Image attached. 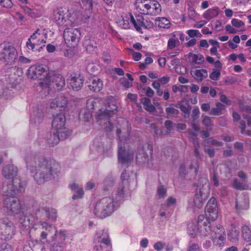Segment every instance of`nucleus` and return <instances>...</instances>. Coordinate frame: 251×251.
<instances>
[{
  "mask_svg": "<svg viewBox=\"0 0 251 251\" xmlns=\"http://www.w3.org/2000/svg\"><path fill=\"white\" fill-rule=\"evenodd\" d=\"M40 226L42 229L40 236L42 239H45L49 236L51 241H54L56 236L57 230L51 225H49L46 222H40Z\"/></svg>",
  "mask_w": 251,
  "mask_h": 251,
  "instance_id": "12",
  "label": "nucleus"
},
{
  "mask_svg": "<svg viewBox=\"0 0 251 251\" xmlns=\"http://www.w3.org/2000/svg\"><path fill=\"white\" fill-rule=\"evenodd\" d=\"M56 131H57V133L59 137H60L61 140H64L68 138L72 134L71 131L65 128L64 127L60 129L56 130Z\"/></svg>",
  "mask_w": 251,
  "mask_h": 251,
  "instance_id": "43",
  "label": "nucleus"
},
{
  "mask_svg": "<svg viewBox=\"0 0 251 251\" xmlns=\"http://www.w3.org/2000/svg\"><path fill=\"white\" fill-rule=\"evenodd\" d=\"M231 23L233 26L236 28L244 27L245 25L243 22L237 19H233L231 20Z\"/></svg>",
  "mask_w": 251,
  "mask_h": 251,
  "instance_id": "54",
  "label": "nucleus"
},
{
  "mask_svg": "<svg viewBox=\"0 0 251 251\" xmlns=\"http://www.w3.org/2000/svg\"><path fill=\"white\" fill-rule=\"evenodd\" d=\"M50 79V85L57 90H61L65 85V78L60 75H53Z\"/></svg>",
  "mask_w": 251,
  "mask_h": 251,
  "instance_id": "15",
  "label": "nucleus"
},
{
  "mask_svg": "<svg viewBox=\"0 0 251 251\" xmlns=\"http://www.w3.org/2000/svg\"><path fill=\"white\" fill-rule=\"evenodd\" d=\"M216 230L218 232H215V234L212 236V241L215 245L222 247L226 241L225 231L222 226L217 227Z\"/></svg>",
  "mask_w": 251,
  "mask_h": 251,
  "instance_id": "14",
  "label": "nucleus"
},
{
  "mask_svg": "<svg viewBox=\"0 0 251 251\" xmlns=\"http://www.w3.org/2000/svg\"><path fill=\"white\" fill-rule=\"evenodd\" d=\"M121 83L122 86L126 88H129L132 86V82L127 80L125 78L121 79Z\"/></svg>",
  "mask_w": 251,
  "mask_h": 251,
  "instance_id": "61",
  "label": "nucleus"
},
{
  "mask_svg": "<svg viewBox=\"0 0 251 251\" xmlns=\"http://www.w3.org/2000/svg\"><path fill=\"white\" fill-rule=\"evenodd\" d=\"M199 168V161L198 159L192 160L191 164L189 166V169L190 170H194L195 175L198 173Z\"/></svg>",
  "mask_w": 251,
  "mask_h": 251,
  "instance_id": "51",
  "label": "nucleus"
},
{
  "mask_svg": "<svg viewBox=\"0 0 251 251\" xmlns=\"http://www.w3.org/2000/svg\"><path fill=\"white\" fill-rule=\"evenodd\" d=\"M22 9L26 14L30 16L31 17L34 18L36 16L33 10L28 7L26 6H24L22 7Z\"/></svg>",
  "mask_w": 251,
  "mask_h": 251,
  "instance_id": "60",
  "label": "nucleus"
},
{
  "mask_svg": "<svg viewBox=\"0 0 251 251\" xmlns=\"http://www.w3.org/2000/svg\"><path fill=\"white\" fill-rule=\"evenodd\" d=\"M67 103L66 98L64 96H60L53 100L50 104L51 108H60L59 111L64 109Z\"/></svg>",
  "mask_w": 251,
  "mask_h": 251,
  "instance_id": "18",
  "label": "nucleus"
},
{
  "mask_svg": "<svg viewBox=\"0 0 251 251\" xmlns=\"http://www.w3.org/2000/svg\"><path fill=\"white\" fill-rule=\"evenodd\" d=\"M124 189L123 183L120 184L117 191L115 201L113 198L105 197L96 203L94 211L95 215L101 219L110 215L114 210V206L116 202L120 201L121 198L124 197Z\"/></svg>",
  "mask_w": 251,
  "mask_h": 251,
  "instance_id": "2",
  "label": "nucleus"
},
{
  "mask_svg": "<svg viewBox=\"0 0 251 251\" xmlns=\"http://www.w3.org/2000/svg\"><path fill=\"white\" fill-rule=\"evenodd\" d=\"M141 102L143 104L144 108L149 112H154L156 108L151 103V100L147 98H144L141 99Z\"/></svg>",
  "mask_w": 251,
  "mask_h": 251,
  "instance_id": "30",
  "label": "nucleus"
},
{
  "mask_svg": "<svg viewBox=\"0 0 251 251\" xmlns=\"http://www.w3.org/2000/svg\"><path fill=\"white\" fill-rule=\"evenodd\" d=\"M69 187L71 189L75 192V194L72 197L73 200H76L83 197L84 191L82 187H79L77 184L75 183L70 184Z\"/></svg>",
  "mask_w": 251,
  "mask_h": 251,
  "instance_id": "22",
  "label": "nucleus"
},
{
  "mask_svg": "<svg viewBox=\"0 0 251 251\" xmlns=\"http://www.w3.org/2000/svg\"><path fill=\"white\" fill-rule=\"evenodd\" d=\"M0 251H12V249L10 245L4 242L0 245Z\"/></svg>",
  "mask_w": 251,
  "mask_h": 251,
  "instance_id": "63",
  "label": "nucleus"
},
{
  "mask_svg": "<svg viewBox=\"0 0 251 251\" xmlns=\"http://www.w3.org/2000/svg\"><path fill=\"white\" fill-rule=\"evenodd\" d=\"M47 71L42 65H33L30 66L26 73L30 79L43 80L47 76Z\"/></svg>",
  "mask_w": 251,
  "mask_h": 251,
  "instance_id": "10",
  "label": "nucleus"
},
{
  "mask_svg": "<svg viewBox=\"0 0 251 251\" xmlns=\"http://www.w3.org/2000/svg\"><path fill=\"white\" fill-rule=\"evenodd\" d=\"M95 241L100 243V246L95 245L94 249L97 251H111L112 246L107 230L99 231L96 234Z\"/></svg>",
  "mask_w": 251,
  "mask_h": 251,
  "instance_id": "5",
  "label": "nucleus"
},
{
  "mask_svg": "<svg viewBox=\"0 0 251 251\" xmlns=\"http://www.w3.org/2000/svg\"><path fill=\"white\" fill-rule=\"evenodd\" d=\"M136 8L139 10V12L142 14H150L151 6L150 2L149 3H144L143 2H139L136 4Z\"/></svg>",
  "mask_w": 251,
  "mask_h": 251,
  "instance_id": "28",
  "label": "nucleus"
},
{
  "mask_svg": "<svg viewBox=\"0 0 251 251\" xmlns=\"http://www.w3.org/2000/svg\"><path fill=\"white\" fill-rule=\"evenodd\" d=\"M118 156L119 162L126 164L133 160L134 154L132 151H126L125 146L120 144L119 145Z\"/></svg>",
  "mask_w": 251,
  "mask_h": 251,
  "instance_id": "13",
  "label": "nucleus"
},
{
  "mask_svg": "<svg viewBox=\"0 0 251 251\" xmlns=\"http://www.w3.org/2000/svg\"><path fill=\"white\" fill-rule=\"evenodd\" d=\"M239 231L235 227H231L227 233L228 239L232 242H235L238 240Z\"/></svg>",
  "mask_w": 251,
  "mask_h": 251,
  "instance_id": "31",
  "label": "nucleus"
},
{
  "mask_svg": "<svg viewBox=\"0 0 251 251\" xmlns=\"http://www.w3.org/2000/svg\"><path fill=\"white\" fill-rule=\"evenodd\" d=\"M177 105H179V107L180 110L185 114L184 117L188 118L189 117V114L191 109V106L189 104L187 105H185L182 104H177V105L176 106V107H178Z\"/></svg>",
  "mask_w": 251,
  "mask_h": 251,
  "instance_id": "48",
  "label": "nucleus"
},
{
  "mask_svg": "<svg viewBox=\"0 0 251 251\" xmlns=\"http://www.w3.org/2000/svg\"><path fill=\"white\" fill-rule=\"evenodd\" d=\"M179 176L181 178H185L186 175L185 166L183 164L180 165L178 169Z\"/></svg>",
  "mask_w": 251,
  "mask_h": 251,
  "instance_id": "57",
  "label": "nucleus"
},
{
  "mask_svg": "<svg viewBox=\"0 0 251 251\" xmlns=\"http://www.w3.org/2000/svg\"><path fill=\"white\" fill-rule=\"evenodd\" d=\"M233 186L237 190H244L245 189V183H241L238 182L237 179H234Z\"/></svg>",
  "mask_w": 251,
  "mask_h": 251,
  "instance_id": "56",
  "label": "nucleus"
},
{
  "mask_svg": "<svg viewBox=\"0 0 251 251\" xmlns=\"http://www.w3.org/2000/svg\"><path fill=\"white\" fill-rule=\"evenodd\" d=\"M200 189L197 190L194 198V203L198 208L202 207L204 201L206 199L210 191L208 179L201 178L199 182Z\"/></svg>",
  "mask_w": 251,
  "mask_h": 251,
  "instance_id": "4",
  "label": "nucleus"
},
{
  "mask_svg": "<svg viewBox=\"0 0 251 251\" xmlns=\"http://www.w3.org/2000/svg\"><path fill=\"white\" fill-rule=\"evenodd\" d=\"M84 79L80 75L72 77L69 80V87L75 91H78L82 87Z\"/></svg>",
  "mask_w": 251,
  "mask_h": 251,
  "instance_id": "17",
  "label": "nucleus"
},
{
  "mask_svg": "<svg viewBox=\"0 0 251 251\" xmlns=\"http://www.w3.org/2000/svg\"><path fill=\"white\" fill-rule=\"evenodd\" d=\"M205 216L208 219L212 221L215 220L218 217V206L217 201L214 198H211L208 201L205 209Z\"/></svg>",
  "mask_w": 251,
  "mask_h": 251,
  "instance_id": "11",
  "label": "nucleus"
},
{
  "mask_svg": "<svg viewBox=\"0 0 251 251\" xmlns=\"http://www.w3.org/2000/svg\"><path fill=\"white\" fill-rule=\"evenodd\" d=\"M117 108L114 103L109 102L105 109H100L97 115V119L99 121L100 124H102V120H109L110 118L116 113Z\"/></svg>",
  "mask_w": 251,
  "mask_h": 251,
  "instance_id": "8",
  "label": "nucleus"
},
{
  "mask_svg": "<svg viewBox=\"0 0 251 251\" xmlns=\"http://www.w3.org/2000/svg\"><path fill=\"white\" fill-rule=\"evenodd\" d=\"M14 234V227L12 222L7 219H0V239L10 240Z\"/></svg>",
  "mask_w": 251,
  "mask_h": 251,
  "instance_id": "6",
  "label": "nucleus"
},
{
  "mask_svg": "<svg viewBox=\"0 0 251 251\" xmlns=\"http://www.w3.org/2000/svg\"><path fill=\"white\" fill-rule=\"evenodd\" d=\"M167 189L163 185H159L157 189V194L159 199L164 198L166 195Z\"/></svg>",
  "mask_w": 251,
  "mask_h": 251,
  "instance_id": "50",
  "label": "nucleus"
},
{
  "mask_svg": "<svg viewBox=\"0 0 251 251\" xmlns=\"http://www.w3.org/2000/svg\"><path fill=\"white\" fill-rule=\"evenodd\" d=\"M210 221H211V219H208L206 217L205 221L203 222V226L204 230L208 234H211V236L215 234V232H218L216 230V228H214V229H212V225Z\"/></svg>",
  "mask_w": 251,
  "mask_h": 251,
  "instance_id": "34",
  "label": "nucleus"
},
{
  "mask_svg": "<svg viewBox=\"0 0 251 251\" xmlns=\"http://www.w3.org/2000/svg\"><path fill=\"white\" fill-rule=\"evenodd\" d=\"M221 75L220 70L218 71H213L209 75V77L210 79L213 80H217Z\"/></svg>",
  "mask_w": 251,
  "mask_h": 251,
  "instance_id": "58",
  "label": "nucleus"
},
{
  "mask_svg": "<svg viewBox=\"0 0 251 251\" xmlns=\"http://www.w3.org/2000/svg\"><path fill=\"white\" fill-rule=\"evenodd\" d=\"M26 46L28 50H31L32 51H37L40 52L41 50V47H38L37 42H35L34 41H31L29 40H27Z\"/></svg>",
  "mask_w": 251,
  "mask_h": 251,
  "instance_id": "44",
  "label": "nucleus"
},
{
  "mask_svg": "<svg viewBox=\"0 0 251 251\" xmlns=\"http://www.w3.org/2000/svg\"><path fill=\"white\" fill-rule=\"evenodd\" d=\"M202 124L206 126L207 129H210L211 126V122L210 118L208 116H205L202 120Z\"/></svg>",
  "mask_w": 251,
  "mask_h": 251,
  "instance_id": "59",
  "label": "nucleus"
},
{
  "mask_svg": "<svg viewBox=\"0 0 251 251\" xmlns=\"http://www.w3.org/2000/svg\"><path fill=\"white\" fill-rule=\"evenodd\" d=\"M0 4L6 8H10L13 6V3L11 0H2L0 2Z\"/></svg>",
  "mask_w": 251,
  "mask_h": 251,
  "instance_id": "62",
  "label": "nucleus"
},
{
  "mask_svg": "<svg viewBox=\"0 0 251 251\" xmlns=\"http://www.w3.org/2000/svg\"><path fill=\"white\" fill-rule=\"evenodd\" d=\"M4 203L8 210L12 214H19L23 209L20 200L14 196L7 197L4 200Z\"/></svg>",
  "mask_w": 251,
  "mask_h": 251,
  "instance_id": "9",
  "label": "nucleus"
},
{
  "mask_svg": "<svg viewBox=\"0 0 251 251\" xmlns=\"http://www.w3.org/2000/svg\"><path fill=\"white\" fill-rule=\"evenodd\" d=\"M155 24L162 28L168 29L170 26L169 20L165 17L159 18L158 20H155Z\"/></svg>",
  "mask_w": 251,
  "mask_h": 251,
  "instance_id": "36",
  "label": "nucleus"
},
{
  "mask_svg": "<svg viewBox=\"0 0 251 251\" xmlns=\"http://www.w3.org/2000/svg\"><path fill=\"white\" fill-rule=\"evenodd\" d=\"M17 168L11 164L4 166L2 171V175L7 178H13L17 176Z\"/></svg>",
  "mask_w": 251,
  "mask_h": 251,
  "instance_id": "19",
  "label": "nucleus"
},
{
  "mask_svg": "<svg viewBox=\"0 0 251 251\" xmlns=\"http://www.w3.org/2000/svg\"><path fill=\"white\" fill-rule=\"evenodd\" d=\"M17 56V51L13 46L5 43L0 45V61L4 64H12Z\"/></svg>",
  "mask_w": 251,
  "mask_h": 251,
  "instance_id": "3",
  "label": "nucleus"
},
{
  "mask_svg": "<svg viewBox=\"0 0 251 251\" xmlns=\"http://www.w3.org/2000/svg\"><path fill=\"white\" fill-rule=\"evenodd\" d=\"M178 39L176 34H173L168 41L167 49L172 50L175 48L177 43H179Z\"/></svg>",
  "mask_w": 251,
  "mask_h": 251,
  "instance_id": "39",
  "label": "nucleus"
},
{
  "mask_svg": "<svg viewBox=\"0 0 251 251\" xmlns=\"http://www.w3.org/2000/svg\"><path fill=\"white\" fill-rule=\"evenodd\" d=\"M193 145L194 147V154L198 159L200 158V154L199 151L200 144L198 140H194V141H193Z\"/></svg>",
  "mask_w": 251,
  "mask_h": 251,
  "instance_id": "55",
  "label": "nucleus"
},
{
  "mask_svg": "<svg viewBox=\"0 0 251 251\" xmlns=\"http://www.w3.org/2000/svg\"><path fill=\"white\" fill-rule=\"evenodd\" d=\"M136 23L135 24V28L137 31H140L141 28V27H145V28L147 27V26L145 25L144 23V19L143 18L142 15H137L136 16Z\"/></svg>",
  "mask_w": 251,
  "mask_h": 251,
  "instance_id": "41",
  "label": "nucleus"
},
{
  "mask_svg": "<svg viewBox=\"0 0 251 251\" xmlns=\"http://www.w3.org/2000/svg\"><path fill=\"white\" fill-rule=\"evenodd\" d=\"M91 84L88 85L91 90L95 92H99L102 88L103 84L102 81L98 77H93L91 79Z\"/></svg>",
  "mask_w": 251,
  "mask_h": 251,
  "instance_id": "25",
  "label": "nucleus"
},
{
  "mask_svg": "<svg viewBox=\"0 0 251 251\" xmlns=\"http://www.w3.org/2000/svg\"><path fill=\"white\" fill-rule=\"evenodd\" d=\"M39 31L40 30L39 29L36 30L35 32L30 36L28 40H29L31 41H34L35 42H37L38 39H39V36H40Z\"/></svg>",
  "mask_w": 251,
  "mask_h": 251,
  "instance_id": "64",
  "label": "nucleus"
},
{
  "mask_svg": "<svg viewBox=\"0 0 251 251\" xmlns=\"http://www.w3.org/2000/svg\"><path fill=\"white\" fill-rule=\"evenodd\" d=\"M26 168L35 172L34 179L39 184L52 180L60 171V166L54 160L46 159L39 153H30L25 158Z\"/></svg>",
  "mask_w": 251,
  "mask_h": 251,
  "instance_id": "1",
  "label": "nucleus"
},
{
  "mask_svg": "<svg viewBox=\"0 0 251 251\" xmlns=\"http://www.w3.org/2000/svg\"><path fill=\"white\" fill-rule=\"evenodd\" d=\"M207 75V71L205 69H201L200 70H196L193 72V76L196 80L199 81H201L204 78H206Z\"/></svg>",
  "mask_w": 251,
  "mask_h": 251,
  "instance_id": "29",
  "label": "nucleus"
},
{
  "mask_svg": "<svg viewBox=\"0 0 251 251\" xmlns=\"http://www.w3.org/2000/svg\"><path fill=\"white\" fill-rule=\"evenodd\" d=\"M150 5L151 6V15H156L161 11V6L157 1L150 0Z\"/></svg>",
  "mask_w": 251,
  "mask_h": 251,
  "instance_id": "32",
  "label": "nucleus"
},
{
  "mask_svg": "<svg viewBox=\"0 0 251 251\" xmlns=\"http://www.w3.org/2000/svg\"><path fill=\"white\" fill-rule=\"evenodd\" d=\"M225 109V105L220 102L216 103V107L212 108L210 112V114L214 116L220 115L222 114V111Z\"/></svg>",
  "mask_w": 251,
  "mask_h": 251,
  "instance_id": "37",
  "label": "nucleus"
},
{
  "mask_svg": "<svg viewBox=\"0 0 251 251\" xmlns=\"http://www.w3.org/2000/svg\"><path fill=\"white\" fill-rule=\"evenodd\" d=\"M210 221H211V219H208L206 217L205 221L203 222V226L204 230L208 234H211V236L215 234V232H218L216 230V228H214V229H212V225Z\"/></svg>",
  "mask_w": 251,
  "mask_h": 251,
  "instance_id": "35",
  "label": "nucleus"
},
{
  "mask_svg": "<svg viewBox=\"0 0 251 251\" xmlns=\"http://www.w3.org/2000/svg\"><path fill=\"white\" fill-rule=\"evenodd\" d=\"M54 17L58 24L62 25L66 21L64 15L63 14V12L60 10L54 12Z\"/></svg>",
  "mask_w": 251,
  "mask_h": 251,
  "instance_id": "42",
  "label": "nucleus"
},
{
  "mask_svg": "<svg viewBox=\"0 0 251 251\" xmlns=\"http://www.w3.org/2000/svg\"><path fill=\"white\" fill-rule=\"evenodd\" d=\"M80 31L78 28H67L64 31L63 37L67 44L76 45L79 41Z\"/></svg>",
  "mask_w": 251,
  "mask_h": 251,
  "instance_id": "7",
  "label": "nucleus"
},
{
  "mask_svg": "<svg viewBox=\"0 0 251 251\" xmlns=\"http://www.w3.org/2000/svg\"><path fill=\"white\" fill-rule=\"evenodd\" d=\"M65 123V117L64 114L60 113L54 116L52 122V126L55 130L60 129L64 127Z\"/></svg>",
  "mask_w": 251,
  "mask_h": 251,
  "instance_id": "16",
  "label": "nucleus"
},
{
  "mask_svg": "<svg viewBox=\"0 0 251 251\" xmlns=\"http://www.w3.org/2000/svg\"><path fill=\"white\" fill-rule=\"evenodd\" d=\"M29 248L32 251H43L44 249V246L40 244L37 243L35 244H33V242L29 243Z\"/></svg>",
  "mask_w": 251,
  "mask_h": 251,
  "instance_id": "49",
  "label": "nucleus"
},
{
  "mask_svg": "<svg viewBox=\"0 0 251 251\" xmlns=\"http://www.w3.org/2000/svg\"><path fill=\"white\" fill-rule=\"evenodd\" d=\"M35 214L37 218L46 220L47 216L49 215V211L44 208L38 209L36 211Z\"/></svg>",
  "mask_w": 251,
  "mask_h": 251,
  "instance_id": "45",
  "label": "nucleus"
},
{
  "mask_svg": "<svg viewBox=\"0 0 251 251\" xmlns=\"http://www.w3.org/2000/svg\"><path fill=\"white\" fill-rule=\"evenodd\" d=\"M242 236L247 242L251 241V231L249 226H244L242 227Z\"/></svg>",
  "mask_w": 251,
  "mask_h": 251,
  "instance_id": "40",
  "label": "nucleus"
},
{
  "mask_svg": "<svg viewBox=\"0 0 251 251\" xmlns=\"http://www.w3.org/2000/svg\"><path fill=\"white\" fill-rule=\"evenodd\" d=\"M12 183L16 195L25 192L26 184L24 182H22L19 178L16 177L13 179Z\"/></svg>",
  "mask_w": 251,
  "mask_h": 251,
  "instance_id": "21",
  "label": "nucleus"
},
{
  "mask_svg": "<svg viewBox=\"0 0 251 251\" xmlns=\"http://www.w3.org/2000/svg\"><path fill=\"white\" fill-rule=\"evenodd\" d=\"M97 43L93 39L89 36L85 37L83 46L87 51L92 52L94 51L97 49Z\"/></svg>",
  "mask_w": 251,
  "mask_h": 251,
  "instance_id": "23",
  "label": "nucleus"
},
{
  "mask_svg": "<svg viewBox=\"0 0 251 251\" xmlns=\"http://www.w3.org/2000/svg\"><path fill=\"white\" fill-rule=\"evenodd\" d=\"M249 204L248 200L245 198L243 199L241 201H237L236 202L235 207L239 212L242 210H246L249 208Z\"/></svg>",
  "mask_w": 251,
  "mask_h": 251,
  "instance_id": "33",
  "label": "nucleus"
},
{
  "mask_svg": "<svg viewBox=\"0 0 251 251\" xmlns=\"http://www.w3.org/2000/svg\"><path fill=\"white\" fill-rule=\"evenodd\" d=\"M187 251H201L200 246L196 243L190 242L187 248Z\"/></svg>",
  "mask_w": 251,
  "mask_h": 251,
  "instance_id": "52",
  "label": "nucleus"
},
{
  "mask_svg": "<svg viewBox=\"0 0 251 251\" xmlns=\"http://www.w3.org/2000/svg\"><path fill=\"white\" fill-rule=\"evenodd\" d=\"M11 93V91L7 88H5L2 81L0 80V99L2 96H4L6 98H8Z\"/></svg>",
  "mask_w": 251,
  "mask_h": 251,
  "instance_id": "47",
  "label": "nucleus"
},
{
  "mask_svg": "<svg viewBox=\"0 0 251 251\" xmlns=\"http://www.w3.org/2000/svg\"><path fill=\"white\" fill-rule=\"evenodd\" d=\"M219 15V9L218 7L208 9L202 15L204 19L209 21L217 17Z\"/></svg>",
  "mask_w": 251,
  "mask_h": 251,
  "instance_id": "27",
  "label": "nucleus"
},
{
  "mask_svg": "<svg viewBox=\"0 0 251 251\" xmlns=\"http://www.w3.org/2000/svg\"><path fill=\"white\" fill-rule=\"evenodd\" d=\"M202 218H203V216H200L198 217V224L191 223L188 225V233L191 237L194 238L199 233L200 224Z\"/></svg>",
  "mask_w": 251,
  "mask_h": 251,
  "instance_id": "20",
  "label": "nucleus"
},
{
  "mask_svg": "<svg viewBox=\"0 0 251 251\" xmlns=\"http://www.w3.org/2000/svg\"><path fill=\"white\" fill-rule=\"evenodd\" d=\"M50 251H64L63 245L60 243H55L50 248Z\"/></svg>",
  "mask_w": 251,
  "mask_h": 251,
  "instance_id": "53",
  "label": "nucleus"
},
{
  "mask_svg": "<svg viewBox=\"0 0 251 251\" xmlns=\"http://www.w3.org/2000/svg\"><path fill=\"white\" fill-rule=\"evenodd\" d=\"M148 149L149 150L150 155H148L146 152L142 151L143 158H141L142 162H149L150 160H151L153 154V149L151 146L148 145Z\"/></svg>",
  "mask_w": 251,
  "mask_h": 251,
  "instance_id": "46",
  "label": "nucleus"
},
{
  "mask_svg": "<svg viewBox=\"0 0 251 251\" xmlns=\"http://www.w3.org/2000/svg\"><path fill=\"white\" fill-rule=\"evenodd\" d=\"M21 226L25 229H27L33 224V218L31 216L23 215L19 219Z\"/></svg>",
  "mask_w": 251,
  "mask_h": 251,
  "instance_id": "24",
  "label": "nucleus"
},
{
  "mask_svg": "<svg viewBox=\"0 0 251 251\" xmlns=\"http://www.w3.org/2000/svg\"><path fill=\"white\" fill-rule=\"evenodd\" d=\"M1 193L4 196L7 197H12L16 195L15 191L13 190L12 183L8 184L3 183L1 189Z\"/></svg>",
  "mask_w": 251,
  "mask_h": 251,
  "instance_id": "26",
  "label": "nucleus"
},
{
  "mask_svg": "<svg viewBox=\"0 0 251 251\" xmlns=\"http://www.w3.org/2000/svg\"><path fill=\"white\" fill-rule=\"evenodd\" d=\"M60 140H61L60 137L56 130L52 134H50V137L48 139L49 144L52 146L57 145Z\"/></svg>",
  "mask_w": 251,
  "mask_h": 251,
  "instance_id": "38",
  "label": "nucleus"
}]
</instances>
